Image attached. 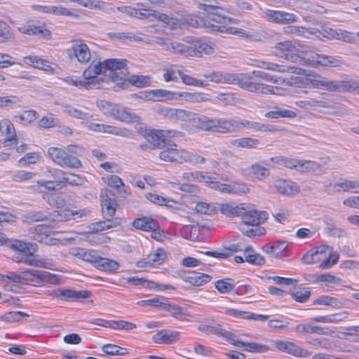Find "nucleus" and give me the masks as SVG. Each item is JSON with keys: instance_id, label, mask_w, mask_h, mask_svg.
I'll return each instance as SVG.
<instances>
[{"instance_id": "1", "label": "nucleus", "mask_w": 359, "mask_h": 359, "mask_svg": "<svg viewBox=\"0 0 359 359\" xmlns=\"http://www.w3.org/2000/svg\"><path fill=\"white\" fill-rule=\"evenodd\" d=\"M0 280L2 281L33 285L45 283L56 284L59 280L58 275L41 270H25L21 274L13 272L10 275H0Z\"/></svg>"}, {"instance_id": "2", "label": "nucleus", "mask_w": 359, "mask_h": 359, "mask_svg": "<svg viewBox=\"0 0 359 359\" xmlns=\"http://www.w3.org/2000/svg\"><path fill=\"white\" fill-rule=\"evenodd\" d=\"M242 76L248 77L247 82L250 85L248 87V88H243V90L261 95H277L279 93L280 88L278 87L268 85L260 81V80H264L276 83L278 81L274 76H271L262 71L255 70L250 73L242 74Z\"/></svg>"}, {"instance_id": "3", "label": "nucleus", "mask_w": 359, "mask_h": 359, "mask_svg": "<svg viewBox=\"0 0 359 359\" xmlns=\"http://www.w3.org/2000/svg\"><path fill=\"white\" fill-rule=\"evenodd\" d=\"M191 116L188 121H191L194 126L200 130L217 133H226V118H210L191 111Z\"/></svg>"}, {"instance_id": "4", "label": "nucleus", "mask_w": 359, "mask_h": 359, "mask_svg": "<svg viewBox=\"0 0 359 359\" xmlns=\"http://www.w3.org/2000/svg\"><path fill=\"white\" fill-rule=\"evenodd\" d=\"M98 106L104 114L111 116L122 122L139 123L140 121V118L137 115L131 113L123 107L105 101L100 102Z\"/></svg>"}, {"instance_id": "5", "label": "nucleus", "mask_w": 359, "mask_h": 359, "mask_svg": "<svg viewBox=\"0 0 359 359\" xmlns=\"http://www.w3.org/2000/svg\"><path fill=\"white\" fill-rule=\"evenodd\" d=\"M210 81L222 84L238 85L240 88H248L250 85L247 82L248 77L242 74H229L224 72H212L203 75Z\"/></svg>"}, {"instance_id": "6", "label": "nucleus", "mask_w": 359, "mask_h": 359, "mask_svg": "<svg viewBox=\"0 0 359 359\" xmlns=\"http://www.w3.org/2000/svg\"><path fill=\"white\" fill-rule=\"evenodd\" d=\"M171 47L173 48L175 52L179 53V55L186 57H200L203 55H210L214 52V48L210 45L199 41H196L193 46L183 43H174Z\"/></svg>"}, {"instance_id": "7", "label": "nucleus", "mask_w": 359, "mask_h": 359, "mask_svg": "<svg viewBox=\"0 0 359 359\" xmlns=\"http://www.w3.org/2000/svg\"><path fill=\"white\" fill-rule=\"evenodd\" d=\"M71 47L67 49V54L70 60L76 59L82 65L88 64L91 59V53L88 46L80 39H73Z\"/></svg>"}, {"instance_id": "8", "label": "nucleus", "mask_w": 359, "mask_h": 359, "mask_svg": "<svg viewBox=\"0 0 359 359\" xmlns=\"http://www.w3.org/2000/svg\"><path fill=\"white\" fill-rule=\"evenodd\" d=\"M207 1L211 3L210 0H207ZM215 4H201V6L203 7V9L206 11V19L217 23L233 22L234 20L226 17L224 13L225 12L230 13L229 9L221 6L217 1H215Z\"/></svg>"}, {"instance_id": "9", "label": "nucleus", "mask_w": 359, "mask_h": 359, "mask_svg": "<svg viewBox=\"0 0 359 359\" xmlns=\"http://www.w3.org/2000/svg\"><path fill=\"white\" fill-rule=\"evenodd\" d=\"M275 49L276 54L277 55L284 57L288 61L299 64L306 62L303 57L294 53L295 50V46L292 41L279 42L276 43Z\"/></svg>"}, {"instance_id": "10", "label": "nucleus", "mask_w": 359, "mask_h": 359, "mask_svg": "<svg viewBox=\"0 0 359 359\" xmlns=\"http://www.w3.org/2000/svg\"><path fill=\"white\" fill-rule=\"evenodd\" d=\"M48 294L50 296L56 298H60L62 300L79 301L80 299H87L90 297L91 294L87 290L76 291L71 289H62L48 290Z\"/></svg>"}, {"instance_id": "11", "label": "nucleus", "mask_w": 359, "mask_h": 359, "mask_svg": "<svg viewBox=\"0 0 359 359\" xmlns=\"http://www.w3.org/2000/svg\"><path fill=\"white\" fill-rule=\"evenodd\" d=\"M101 73H103L102 62L93 60L83 73V80L87 86V89L96 87L100 84L101 79H99L97 75Z\"/></svg>"}, {"instance_id": "12", "label": "nucleus", "mask_w": 359, "mask_h": 359, "mask_svg": "<svg viewBox=\"0 0 359 359\" xmlns=\"http://www.w3.org/2000/svg\"><path fill=\"white\" fill-rule=\"evenodd\" d=\"M161 160L169 162L182 163L188 157V151L179 149L176 144H168L159 154Z\"/></svg>"}, {"instance_id": "13", "label": "nucleus", "mask_w": 359, "mask_h": 359, "mask_svg": "<svg viewBox=\"0 0 359 359\" xmlns=\"http://www.w3.org/2000/svg\"><path fill=\"white\" fill-rule=\"evenodd\" d=\"M179 277L193 287L203 286L212 280V277L210 275L196 271H181L179 273Z\"/></svg>"}, {"instance_id": "14", "label": "nucleus", "mask_w": 359, "mask_h": 359, "mask_svg": "<svg viewBox=\"0 0 359 359\" xmlns=\"http://www.w3.org/2000/svg\"><path fill=\"white\" fill-rule=\"evenodd\" d=\"M100 198L104 217L111 219L116 212V201L114 194L109 189H103L101 191Z\"/></svg>"}, {"instance_id": "15", "label": "nucleus", "mask_w": 359, "mask_h": 359, "mask_svg": "<svg viewBox=\"0 0 359 359\" xmlns=\"http://www.w3.org/2000/svg\"><path fill=\"white\" fill-rule=\"evenodd\" d=\"M273 344L279 351L297 357L307 358L311 355V351L304 349L291 341H275Z\"/></svg>"}, {"instance_id": "16", "label": "nucleus", "mask_w": 359, "mask_h": 359, "mask_svg": "<svg viewBox=\"0 0 359 359\" xmlns=\"http://www.w3.org/2000/svg\"><path fill=\"white\" fill-rule=\"evenodd\" d=\"M264 13L270 21L278 24H289L298 20V17L295 14L282 11L266 9Z\"/></svg>"}, {"instance_id": "17", "label": "nucleus", "mask_w": 359, "mask_h": 359, "mask_svg": "<svg viewBox=\"0 0 359 359\" xmlns=\"http://www.w3.org/2000/svg\"><path fill=\"white\" fill-rule=\"evenodd\" d=\"M242 219L245 225L258 226L266 220L268 214L265 211H257L252 210L246 211L245 209L243 213L241 214Z\"/></svg>"}, {"instance_id": "18", "label": "nucleus", "mask_w": 359, "mask_h": 359, "mask_svg": "<svg viewBox=\"0 0 359 359\" xmlns=\"http://www.w3.org/2000/svg\"><path fill=\"white\" fill-rule=\"evenodd\" d=\"M88 128L93 131L104 133L121 137H128L130 135L129 130L126 128H118L114 126L107 124L90 123L88 126Z\"/></svg>"}, {"instance_id": "19", "label": "nucleus", "mask_w": 359, "mask_h": 359, "mask_svg": "<svg viewBox=\"0 0 359 359\" xmlns=\"http://www.w3.org/2000/svg\"><path fill=\"white\" fill-rule=\"evenodd\" d=\"M167 257V253L163 248H158L151 252L146 258L137 262V266L147 267L159 265L162 264Z\"/></svg>"}, {"instance_id": "20", "label": "nucleus", "mask_w": 359, "mask_h": 359, "mask_svg": "<svg viewBox=\"0 0 359 359\" xmlns=\"http://www.w3.org/2000/svg\"><path fill=\"white\" fill-rule=\"evenodd\" d=\"M147 97L149 100H155L158 101L165 100H180L184 94L181 92L170 91L164 89H156L148 91Z\"/></svg>"}, {"instance_id": "21", "label": "nucleus", "mask_w": 359, "mask_h": 359, "mask_svg": "<svg viewBox=\"0 0 359 359\" xmlns=\"http://www.w3.org/2000/svg\"><path fill=\"white\" fill-rule=\"evenodd\" d=\"M271 187L278 194L286 196L297 194L300 191L296 183L285 180H276Z\"/></svg>"}, {"instance_id": "22", "label": "nucleus", "mask_w": 359, "mask_h": 359, "mask_svg": "<svg viewBox=\"0 0 359 359\" xmlns=\"http://www.w3.org/2000/svg\"><path fill=\"white\" fill-rule=\"evenodd\" d=\"M128 283H131L135 286H142L143 287L149 288L151 290H175V288L171 285L165 284H158L154 281L148 280L143 278L137 276L129 277L127 279Z\"/></svg>"}, {"instance_id": "23", "label": "nucleus", "mask_w": 359, "mask_h": 359, "mask_svg": "<svg viewBox=\"0 0 359 359\" xmlns=\"http://www.w3.org/2000/svg\"><path fill=\"white\" fill-rule=\"evenodd\" d=\"M233 339L229 341V344H233V346L241 348L243 347V350L245 351L251 352V353H266L270 348L268 346L264 344H259L255 342H244L238 340L237 336L233 333V337H231Z\"/></svg>"}, {"instance_id": "24", "label": "nucleus", "mask_w": 359, "mask_h": 359, "mask_svg": "<svg viewBox=\"0 0 359 359\" xmlns=\"http://www.w3.org/2000/svg\"><path fill=\"white\" fill-rule=\"evenodd\" d=\"M30 231L33 233L32 238L34 241L51 245H56L57 243V239L49 237L48 228L46 226L40 225L34 229L31 228Z\"/></svg>"}, {"instance_id": "25", "label": "nucleus", "mask_w": 359, "mask_h": 359, "mask_svg": "<svg viewBox=\"0 0 359 359\" xmlns=\"http://www.w3.org/2000/svg\"><path fill=\"white\" fill-rule=\"evenodd\" d=\"M295 330L302 334L317 333L327 336H332L335 332L334 330H330L328 327L313 325L311 323L299 324L296 326Z\"/></svg>"}, {"instance_id": "26", "label": "nucleus", "mask_w": 359, "mask_h": 359, "mask_svg": "<svg viewBox=\"0 0 359 359\" xmlns=\"http://www.w3.org/2000/svg\"><path fill=\"white\" fill-rule=\"evenodd\" d=\"M161 116L175 120L187 121L188 116H191V111L181 109H173L168 107H161L158 111Z\"/></svg>"}, {"instance_id": "27", "label": "nucleus", "mask_w": 359, "mask_h": 359, "mask_svg": "<svg viewBox=\"0 0 359 359\" xmlns=\"http://www.w3.org/2000/svg\"><path fill=\"white\" fill-rule=\"evenodd\" d=\"M0 132L3 135H6L4 141L5 147L8 146V142H13V144H17L18 140L16 139V133L12 122L8 119H3L0 121Z\"/></svg>"}, {"instance_id": "28", "label": "nucleus", "mask_w": 359, "mask_h": 359, "mask_svg": "<svg viewBox=\"0 0 359 359\" xmlns=\"http://www.w3.org/2000/svg\"><path fill=\"white\" fill-rule=\"evenodd\" d=\"M180 339V332L170 330H163L153 336V341L157 344H170Z\"/></svg>"}, {"instance_id": "29", "label": "nucleus", "mask_w": 359, "mask_h": 359, "mask_svg": "<svg viewBox=\"0 0 359 359\" xmlns=\"http://www.w3.org/2000/svg\"><path fill=\"white\" fill-rule=\"evenodd\" d=\"M89 212L87 210H80L78 211H72L69 210L54 211L52 214V219L60 222L75 219L86 216Z\"/></svg>"}, {"instance_id": "30", "label": "nucleus", "mask_w": 359, "mask_h": 359, "mask_svg": "<svg viewBox=\"0 0 359 359\" xmlns=\"http://www.w3.org/2000/svg\"><path fill=\"white\" fill-rule=\"evenodd\" d=\"M198 330L206 334H212L222 337L229 343L231 339H233L231 337H233V332L224 330L219 325L213 326L207 324H201L198 325Z\"/></svg>"}, {"instance_id": "31", "label": "nucleus", "mask_w": 359, "mask_h": 359, "mask_svg": "<svg viewBox=\"0 0 359 359\" xmlns=\"http://www.w3.org/2000/svg\"><path fill=\"white\" fill-rule=\"evenodd\" d=\"M163 308L168 311L173 318L182 321L187 320V318L191 317L187 308H183L177 304L164 302Z\"/></svg>"}, {"instance_id": "32", "label": "nucleus", "mask_w": 359, "mask_h": 359, "mask_svg": "<svg viewBox=\"0 0 359 359\" xmlns=\"http://www.w3.org/2000/svg\"><path fill=\"white\" fill-rule=\"evenodd\" d=\"M32 8L44 13H52L56 15L71 16L72 12L66 8L55 6L33 5Z\"/></svg>"}, {"instance_id": "33", "label": "nucleus", "mask_w": 359, "mask_h": 359, "mask_svg": "<svg viewBox=\"0 0 359 359\" xmlns=\"http://www.w3.org/2000/svg\"><path fill=\"white\" fill-rule=\"evenodd\" d=\"M128 63V60L123 59H107L102 63L103 73L107 74V72H117L118 70L122 71Z\"/></svg>"}, {"instance_id": "34", "label": "nucleus", "mask_w": 359, "mask_h": 359, "mask_svg": "<svg viewBox=\"0 0 359 359\" xmlns=\"http://www.w3.org/2000/svg\"><path fill=\"white\" fill-rule=\"evenodd\" d=\"M133 225L135 229L145 231H150L151 229L154 230L158 228V222L147 217L135 219Z\"/></svg>"}, {"instance_id": "35", "label": "nucleus", "mask_w": 359, "mask_h": 359, "mask_svg": "<svg viewBox=\"0 0 359 359\" xmlns=\"http://www.w3.org/2000/svg\"><path fill=\"white\" fill-rule=\"evenodd\" d=\"M220 212L227 217H237L243 213L244 204L236 205L234 203H226L220 205Z\"/></svg>"}, {"instance_id": "36", "label": "nucleus", "mask_w": 359, "mask_h": 359, "mask_svg": "<svg viewBox=\"0 0 359 359\" xmlns=\"http://www.w3.org/2000/svg\"><path fill=\"white\" fill-rule=\"evenodd\" d=\"M312 62L326 67H339L341 65V62L333 56L318 53L312 56Z\"/></svg>"}, {"instance_id": "37", "label": "nucleus", "mask_w": 359, "mask_h": 359, "mask_svg": "<svg viewBox=\"0 0 359 359\" xmlns=\"http://www.w3.org/2000/svg\"><path fill=\"white\" fill-rule=\"evenodd\" d=\"M147 139L148 141V144L149 148H156L161 147L163 144H165V141L163 139V132L161 130H153L150 133H147ZM147 147V144L145 145Z\"/></svg>"}, {"instance_id": "38", "label": "nucleus", "mask_w": 359, "mask_h": 359, "mask_svg": "<svg viewBox=\"0 0 359 359\" xmlns=\"http://www.w3.org/2000/svg\"><path fill=\"white\" fill-rule=\"evenodd\" d=\"M334 187L339 188L337 190V192L342 191L344 192H353L359 194V180H348L342 179L337 182Z\"/></svg>"}, {"instance_id": "39", "label": "nucleus", "mask_w": 359, "mask_h": 359, "mask_svg": "<svg viewBox=\"0 0 359 359\" xmlns=\"http://www.w3.org/2000/svg\"><path fill=\"white\" fill-rule=\"evenodd\" d=\"M20 31L25 34L40 35L43 38H49L51 36V32L46 29L44 25L36 26L29 25L22 27Z\"/></svg>"}, {"instance_id": "40", "label": "nucleus", "mask_w": 359, "mask_h": 359, "mask_svg": "<svg viewBox=\"0 0 359 359\" xmlns=\"http://www.w3.org/2000/svg\"><path fill=\"white\" fill-rule=\"evenodd\" d=\"M252 122L248 120H236L226 118V133H233L243 128H251Z\"/></svg>"}, {"instance_id": "41", "label": "nucleus", "mask_w": 359, "mask_h": 359, "mask_svg": "<svg viewBox=\"0 0 359 359\" xmlns=\"http://www.w3.org/2000/svg\"><path fill=\"white\" fill-rule=\"evenodd\" d=\"M15 41V34L11 27L4 21L0 20V43H11Z\"/></svg>"}, {"instance_id": "42", "label": "nucleus", "mask_w": 359, "mask_h": 359, "mask_svg": "<svg viewBox=\"0 0 359 359\" xmlns=\"http://www.w3.org/2000/svg\"><path fill=\"white\" fill-rule=\"evenodd\" d=\"M231 144L244 149H257L259 145V140L252 137H242L231 141Z\"/></svg>"}, {"instance_id": "43", "label": "nucleus", "mask_w": 359, "mask_h": 359, "mask_svg": "<svg viewBox=\"0 0 359 359\" xmlns=\"http://www.w3.org/2000/svg\"><path fill=\"white\" fill-rule=\"evenodd\" d=\"M23 62L28 65L34 68H38L45 71L50 68V62L43 60L37 56H27L24 57Z\"/></svg>"}, {"instance_id": "44", "label": "nucleus", "mask_w": 359, "mask_h": 359, "mask_svg": "<svg viewBox=\"0 0 359 359\" xmlns=\"http://www.w3.org/2000/svg\"><path fill=\"white\" fill-rule=\"evenodd\" d=\"M249 171L259 180H264L270 175L269 169L264 165L263 162L252 164L249 168Z\"/></svg>"}, {"instance_id": "45", "label": "nucleus", "mask_w": 359, "mask_h": 359, "mask_svg": "<svg viewBox=\"0 0 359 359\" xmlns=\"http://www.w3.org/2000/svg\"><path fill=\"white\" fill-rule=\"evenodd\" d=\"M110 72L108 74L109 79L115 83L117 86L121 88H127L130 86L129 79L126 78V74L121 71L120 72Z\"/></svg>"}, {"instance_id": "46", "label": "nucleus", "mask_w": 359, "mask_h": 359, "mask_svg": "<svg viewBox=\"0 0 359 359\" xmlns=\"http://www.w3.org/2000/svg\"><path fill=\"white\" fill-rule=\"evenodd\" d=\"M76 256L86 262L95 264V266H97L98 259L100 258L96 252L83 248H80L77 250Z\"/></svg>"}, {"instance_id": "47", "label": "nucleus", "mask_w": 359, "mask_h": 359, "mask_svg": "<svg viewBox=\"0 0 359 359\" xmlns=\"http://www.w3.org/2000/svg\"><path fill=\"white\" fill-rule=\"evenodd\" d=\"M37 257V255L29 253L22 256L21 259L18 260V262L24 263L27 265L35 267L46 268V262L43 259H38Z\"/></svg>"}, {"instance_id": "48", "label": "nucleus", "mask_w": 359, "mask_h": 359, "mask_svg": "<svg viewBox=\"0 0 359 359\" xmlns=\"http://www.w3.org/2000/svg\"><path fill=\"white\" fill-rule=\"evenodd\" d=\"M244 256L246 262L255 264L262 265L264 263V259L260 255L255 253L250 246H247L244 249Z\"/></svg>"}, {"instance_id": "49", "label": "nucleus", "mask_w": 359, "mask_h": 359, "mask_svg": "<svg viewBox=\"0 0 359 359\" xmlns=\"http://www.w3.org/2000/svg\"><path fill=\"white\" fill-rule=\"evenodd\" d=\"M120 224L118 219L116 218L114 219L105 218V220L100 221L93 224V226L92 228L93 231H102L115 226H117Z\"/></svg>"}, {"instance_id": "50", "label": "nucleus", "mask_w": 359, "mask_h": 359, "mask_svg": "<svg viewBox=\"0 0 359 359\" xmlns=\"http://www.w3.org/2000/svg\"><path fill=\"white\" fill-rule=\"evenodd\" d=\"M96 267L104 271L114 272L118 269L119 264L114 260L100 257Z\"/></svg>"}, {"instance_id": "51", "label": "nucleus", "mask_w": 359, "mask_h": 359, "mask_svg": "<svg viewBox=\"0 0 359 359\" xmlns=\"http://www.w3.org/2000/svg\"><path fill=\"white\" fill-rule=\"evenodd\" d=\"M266 67L267 70H271L277 72H290L297 74H302L304 71L301 68H297L293 66L279 65L269 62H268V67Z\"/></svg>"}, {"instance_id": "52", "label": "nucleus", "mask_w": 359, "mask_h": 359, "mask_svg": "<svg viewBox=\"0 0 359 359\" xmlns=\"http://www.w3.org/2000/svg\"><path fill=\"white\" fill-rule=\"evenodd\" d=\"M182 179L187 181H193L205 183L206 182V181H209L210 180H211V178L209 177V175H208L205 172L200 171L184 172L182 175Z\"/></svg>"}, {"instance_id": "53", "label": "nucleus", "mask_w": 359, "mask_h": 359, "mask_svg": "<svg viewBox=\"0 0 359 359\" xmlns=\"http://www.w3.org/2000/svg\"><path fill=\"white\" fill-rule=\"evenodd\" d=\"M295 116L296 113L294 111L288 109H281L279 107H274L273 110L265 114V117L268 118H278L280 117L294 118Z\"/></svg>"}, {"instance_id": "54", "label": "nucleus", "mask_w": 359, "mask_h": 359, "mask_svg": "<svg viewBox=\"0 0 359 359\" xmlns=\"http://www.w3.org/2000/svg\"><path fill=\"white\" fill-rule=\"evenodd\" d=\"M200 230L198 226L186 225L180 229L181 236L189 241H196L199 234Z\"/></svg>"}, {"instance_id": "55", "label": "nucleus", "mask_w": 359, "mask_h": 359, "mask_svg": "<svg viewBox=\"0 0 359 359\" xmlns=\"http://www.w3.org/2000/svg\"><path fill=\"white\" fill-rule=\"evenodd\" d=\"M338 92H356L359 93V81L339 80Z\"/></svg>"}, {"instance_id": "56", "label": "nucleus", "mask_w": 359, "mask_h": 359, "mask_svg": "<svg viewBox=\"0 0 359 359\" xmlns=\"http://www.w3.org/2000/svg\"><path fill=\"white\" fill-rule=\"evenodd\" d=\"M102 350L104 353L109 355H125L128 353L126 348L112 344L103 345Z\"/></svg>"}, {"instance_id": "57", "label": "nucleus", "mask_w": 359, "mask_h": 359, "mask_svg": "<svg viewBox=\"0 0 359 359\" xmlns=\"http://www.w3.org/2000/svg\"><path fill=\"white\" fill-rule=\"evenodd\" d=\"M59 165L63 168H79L81 167V162L76 156L66 152Z\"/></svg>"}, {"instance_id": "58", "label": "nucleus", "mask_w": 359, "mask_h": 359, "mask_svg": "<svg viewBox=\"0 0 359 359\" xmlns=\"http://www.w3.org/2000/svg\"><path fill=\"white\" fill-rule=\"evenodd\" d=\"M154 18L164 22L170 29H175L178 25V20L176 18L168 16L166 14L153 11Z\"/></svg>"}, {"instance_id": "59", "label": "nucleus", "mask_w": 359, "mask_h": 359, "mask_svg": "<svg viewBox=\"0 0 359 359\" xmlns=\"http://www.w3.org/2000/svg\"><path fill=\"white\" fill-rule=\"evenodd\" d=\"M215 286L220 293H227L234 288L233 280L231 278L219 280L215 282Z\"/></svg>"}, {"instance_id": "60", "label": "nucleus", "mask_w": 359, "mask_h": 359, "mask_svg": "<svg viewBox=\"0 0 359 359\" xmlns=\"http://www.w3.org/2000/svg\"><path fill=\"white\" fill-rule=\"evenodd\" d=\"M29 317L27 313L22 311H11L1 316V319L6 322L13 323L26 320Z\"/></svg>"}, {"instance_id": "61", "label": "nucleus", "mask_w": 359, "mask_h": 359, "mask_svg": "<svg viewBox=\"0 0 359 359\" xmlns=\"http://www.w3.org/2000/svg\"><path fill=\"white\" fill-rule=\"evenodd\" d=\"M130 86H135L138 88L148 86L151 82V79L147 76L133 75L129 78Z\"/></svg>"}, {"instance_id": "62", "label": "nucleus", "mask_w": 359, "mask_h": 359, "mask_svg": "<svg viewBox=\"0 0 359 359\" xmlns=\"http://www.w3.org/2000/svg\"><path fill=\"white\" fill-rule=\"evenodd\" d=\"M183 83L187 86H198V87H206L208 84L203 81L196 79L188 74L183 72H179Z\"/></svg>"}, {"instance_id": "63", "label": "nucleus", "mask_w": 359, "mask_h": 359, "mask_svg": "<svg viewBox=\"0 0 359 359\" xmlns=\"http://www.w3.org/2000/svg\"><path fill=\"white\" fill-rule=\"evenodd\" d=\"M179 72H181V71L176 69L174 65L164 68L163 74V79L166 82L177 81L178 80Z\"/></svg>"}, {"instance_id": "64", "label": "nucleus", "mask_w": 359, "mask_h": 359, "mask_svg": "<svg viewBox=\"0 0 359 359\" xmlns=\"http://www.w3.org/2000/svg\"><path fill=\"white\" fill-rule=\"evenodd\" d=\"M86 182V180L79 175L67 172L66 178L65 179V185L69 184L71 186H81Z\"/></svg>"}]
</instances>
